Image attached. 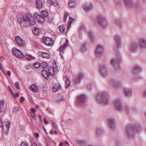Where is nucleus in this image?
Instances as JSON below:
<instances>
[{
    "mask_svg": "<svg viewBox=\"0 0 146 146\" xmlns=\"http://www.w3.org/2000/svg\"><path fill=\"white\" fill-rule=\"evenodd\" d=\"M115 39L116 42V44L114 47V50L116 52V56L117 58L115 60L112 59L111 61V63L113 65L116 69L119 70L120 69V64L121 62V55L119 52V49L121 48V40L119 36L115 35Z\"/></svg>",
    "mask_w": 146,
    "mask_h": 146,
    "instance_id": "f257e3e1",
    "label": "nucleus"
},
{
    "mask_svg": "<svg viewBox=\"0 0 146 146\" xmlns=\"http://www.w3.org/2000/svg\"><path fill=\"white\" fill-rule=\"evenodd\" d=\"M31 19L33 20V17L28 13H26L23 16L21 15L18 18V22L21 28L27 26V22Z\"/></svg>",
    "mask_w": 146,
    "mask_h": 146,
    "instance_id": "f03ea898",
    "label": "nucleus"
},
{
    "mask_svg": "<svg viewBox=\"0 0 146 146\" xmlns=\"http://www.w3.org/2000/svg\"><path fill=\"white\" fill-rule=\"evenodd\" d=\"M107 96V93L104 92L98 94L96 97V100L98 103L101 104L104 102L106 105L108 104L109 102V100Z\"/></svg>",
    "mask_w": 146,
    "mask_h": 146,
    "instance_id": "7ed1b4c3",
    "label": "nucleus"
},
{
    "mask_svg": "<svg viewBox=\"0 0 146 146\" xmlns=\"http://www.w3.org/2000/svg\"><path fill=\"white\" fill-rule=\"evenodd\" d=\"M126 133L130 139H132L135 133L134 130L133 125L131 124H127L126 127Z\"/></svg>",
    "mask_w": 146,
    "mask_h": 146,
    "instance_id": "20e7f679",
    "label": "nucleus"
},
{
    "mask_svg": "<svg viewBox=\"0 0 146 146\" xmlns=\"http://www.w3.org/2000/svg\"><path fill=\"white\" fill-rule=\"evenodd\" d=\"M98 20L101 26L103 28H105L108 26L106 20L102 16L98 15Z\"/></svg>",
    "mask_w": 146,
    "mask_h": 146,
    "instance_id": "39448f33",
    "label": "nucleus"
},
{
    "mask_svg": "<svg viewBox=\"0 0 146 146\" xmlns=\"http://www.w3.org/2000/svg\"><path fill=\"white\" fill-rule=\"evenodd\" d=\"M114 106L117 111L121 112L123 110V105L120 100H116L115 102Z\"/></svg>",
    "mask_w": 146,
    "mask_h": 146,
    "instance_id": "423d86ee",
    "label": "nucleus"
},
{
    "mask_svg": "<svg viewBox=\"0 0 146 146\" xmlns=\"http://www.w3.org/2000/svg\"><path fill=\"white\" fill-rule=\"evenodd\" d=\"M12 51L13 55L18 58H23L24 56L22 52L15 48H13Z\"/></svg>",
    "mask_w": 146,
    "mask_h": 146,
    "instance_id": "0eeeda50",
    "label": "nucleus"
},
{
    "mask_svg": "<svg viewBox=\"0 0 146 146\" xmlns=\"http://www.w3.org/2000/svg\"><path fill=\"white\" fill-rule=\"evenodd\" d=\"M42 40V42L47 45H52L54 43V41L52 38L46 36L43 37Z\"/></svg>",
    "mask_w": 146,
    "mask_h": 146,
    "instance_id": "6e6552de",
    "label": "nucleus"
},
{
    "mask_svg": "<svg viewBox=\"0 0 146 146\" xmlns=\"http://www.w3.org/2000/svg\"><path fill=\"white\" fill-rule=\"evenodd\" d=\"M104 48L101 45L97 46L95 50V54L98 57H100L103 54L104 51Z\"/></svg>",
    "mask_w": 146,
    "mask_h": 146,
    "instance_id": "1a4fd4ad",
    "label": "nucleus"
},
{
    "mask_svg": "<svg viewBox=\"0 0 146 146\" xmlns=\"http://www.w3.org/2000/svg\"><path fill=\"white\" fill-rule=\"evenodd\" d=\"M109 126L111 130H114L115 127V120L113 117H110L108 119Z\"/></svg>",
    "mask_w": 146,
    "mask_h": 146,
    "instance_id": "9d476101",
    "label": "nucleus"
},
{
    "mask_svg": "<svg viewBox=\"0 0 146 146\" xmlns=\"http://www.w3.org/2000/svg\"><path fill=\"white\" fill-rule=\"evenodd\" d=\"M130 47L131 52L134 53H135L138 50L139 46L138 43L136 42H132Z\"/></svg>",
    "mask_w": 146,
    "mask_h": 146,
    "instance_id": "9b49d317",
    "label": "nucleus"
},
{
    "mask_svg": "<svg viewBox=\"0 0 146 146\" xmlns=\"http://www.w3.org/2000/svg\"><path fill=\"white\" fill-rule=\"evenodd\" d=\"M100 69L102 75L106 77L108 74V71L105 65H102L100 66Z\"/></svg>",
    "mask_w": 146,
    "mask_h": 146,
    "instance_id": "f8f14e48",
    "label": "nucleus"
},
{
    "mask_svg": "<svg viewBox=\"0 0 146 146\" xmlns=\"http://www.w3.org/2000/svg\"><path fill=\"white\" fill-rule=\"evenodd\" d=\"M125 107L127 112L129 113L132 114L136 111V109L135 107H130L127 105L125 106Z\"/></svg>",
    "mask_w": 146,
    "mask_h": 146,
    "instance_id": "ddd939ff",
    "label": "nucleus"
},
{
    "mask_svg": "<svg viewBox=\"0 0 146 146\" xmlns=\"http://www.w3.org/2000/svg\"><path fill=\"white\" fill-rule=\"evenodd\" d=\"M84 77V75L82 73H80L77 76L74 80L76 85L80 83L81 81L83 79Z\"/></svg>",
    "mask_w": 146,
    "mask_h": 146,
    "instance_id": "4468645a",
    "label": "nucleus"
},
{
    "mask_svg": "<svg viewBox=\"0 0 146 146\" xmlns=\"http://www.w3.org/2000/svg\"><path fill=\"white\" fill-rule=\"evenodd\" d=\"M77 103H84L86 101V98L85 95L84 94H82L78 96L77 97Z\"/></svg>",
    "mask_w": 146,
    "mask_h": 146,
    "instance_id": "2eb2a0df",
    "label": "nucleus"
},
{
    "mask_svg": "<svg viewBox=\"0 0 146 146\" xmlns=\"http://www.w3.org/2000/svg\"><path fill=\"white\" fill-rule=\"evenodd\" d=\"M82 6L84 9L86 10L87 12L89 11L93 8V6L91 3L88 4H84Z\"/></svg>",
    "mask_w": 146,
    "mask_h": 146,
    "instance_id": "dca6fc26",
    "label": "nucleus"
},
{
    "mask_svg": "<svg viewBox=\"0 0 146 146\" xmlns=\"http://www.w3.org/2000/svg\"><path fill=\"white\" fill-rule=\"evenodd\" d=\"M139 43L141 49H144L146 48V40L143 38H141L139 40Z\"/></svg>",
    "mask_w": 146,
    "mask_h": 146,
    "instance_id": "f3484780",
    "label": "nucleus"
},
{
    "mask_svg": "<svg viewBox=\"0 0 146 146\" xmlns=\"http://www.w3.org/2000/svg\"><path fill=\"white\" fill-rule=\"evenodd\" d=\"M113 83L114 87L116 88H120L122 87L121 83L119 81L113 80Z\"/></svg>",
    "mask_w": 146,
    "mask_h": 146,
    "instance_id": "a211bd4d",
    "label": "nucleus"
},
{
    "mask_svg": "<svg viewBox=\"0 0 146 146\" xmlns=\"http://www.w3.org/2000/svg\"><path fill=\"white\" fill-rule=\"evenodd\" d=\"M38 55L44 58L49 59L50 58V55L48 53L45 52H39L38 53Z\"/></svg>",
    "mask_w": 146,
    "mask_h": 146,
    "instance_id": "6ab92c4d",
    "label": "nucleus"
},
{
    "mask_svg": "<svg viewBox=\"0 0 146 146\" xmlns=\"http://www.w3.org/2000/svg\"><path fill=\"white\" fill-rule=\"evenodd\" d=\"M34 16L41 23H43L44 22L45 19L44 18V17H42L41 15L36 14L34 15Z\"/></svg>",
    "mask_w": 146,
    "mask_h": 146,
    "instance_id": "aec40b11",
    "label": "nucleus"
},
{
    "mask_svg": "<svg viewBox=\"0 0 146 146\" xmlns=\"http://www.w3.org/2000/svg\"><path fill=\"white\" fill-rule=\"evenodd\" d=\"M15 40L16 42L20 46H22L23 44V40L19 36H16L15 37Z\"/></svg>",
    "mask_w": 146,
    "mask_h": 146,
    "instance_id": "412c9836",
    "label": "nucleus"
},
{
    "mask_svg": "<svg viewBox=\"0 0 146 146\" xmlns=\"http://www.w3.org/2000/svg\"><path fill=\"white\" fill-rule=\"evenodd\" d=\"M141 71L142 69L139 66H135L133 69V72L134 74H139Z\"/></svg>",
    "mask_w": 146,
    "mask_h": 146,
    "instance_id": "4be33fe9",
    "label": "nucleus"
},
{
    "mask_svg": "<svg viewBox=\"0 0 146 146\" xmlns=\"http://www.w3.org/2000/svg\"><path fill=\"white\" fill-rule=\"evenodd\" d=\"M10 125L9 123H8L6 125V126L5 127L4 126H3V132L5 133V134H7L9 131Z\"/></svg>",
    "mask_w": 146,
    "mask_h": 146,
    "instance_id": "5701e85b",
    "label": "nucleus"
},
{
    "mask_svg": "<svg viewBox=\"0 0 146 146\" xmlns=\"http://www.w3.org/2000/svg\"><path fill=\"white\" fill-rule=\"evenodd\" d=\"M125 92L126 96L127 97H130L132 95V92L129 89L125 88Z\"/></svg>",
    "mask_w": 146,
    "mask_h": 146,
    "instance_id": "b1692460",
    "label": "nucleus"
},
{
    "mask_svg": "<svg viewBox=\"0 0 146 146\" xmlns=\"http://www.w3.org/2000/svg\"><path fill=\"white\" fill-rule=\"evenodd\" d=\"M61 87L59 84H56L53 86L52 88V91L54 92H56Z\"/></svg>",
    "mask_w": 146,
    "mask_h": 146,
    "instance_id": "393cba45",
    "label": "nucleus"
},
{
    "mask_svg": "<svg viewBox=\"0 0 146 146\" xmlns=\"http://www.w3.org/2000/svg\"><path fill=\"white\" fill-rule=\"evenodd\" d=\"M68 4L70 7L74 8L77 5V2L75 0H70Z\"/></svg>",
    "mask_w": 146,
    "mask_h": 146,
    "instance_id": "a878e982",
    "label": "nucleus"
},
{
    "mask_svg": "<svg viewBox=\"0 0 146 146\" xmlns=\"http://www.w3.org/2000/svg\"><path fill=\"white\" fill-rule=\"evenodd\" d=\"M135 127L137 132L139 133L142 131L141 125L139 123H135L134 124Z\"/></svg>",
    "mask_w": 146,
    "mask_h": 146,
    "instance_id": "bb28decb",
    "label": "nucleus"
},
{
    "mask_svg": "<svg viewBox=\"0 0 146 146\" xmlns=\"http://www.w3.org/2000/svg\"><path fill=\"white\" fill-rule=\"evenodd\" d=\"M127 7L129 8L133 5V3L132 0H124Z\"/></svg>",
    "mask_w": 146,
    "mask_h": 146,
    "instance_id": "cd10ccee",
    "label": "nucleus"
},
{
    "mask_svg": "<svg viewBox=\"0 0 146 146\" xmlns=\"http://www.w3.org/2000/svg\"><path fill=\"white\" fill-rule=\"evenodd\" d=\"M42 75L46 78H48L49 76V74L48 71L45 70L43 69L41 71Z\"/></svg>",
    "mask_w": 146,
    "mask_h": 146,
    "instance_id": "c85d7f7f",
    "label": "nucleus"
},
{
    "mask_svg": "<svg viewBox=\"0 0 146 146\" xmlns=\"http://www.w3.org/2000/svg\"><path fill=\"white\" fill-rule=\"evenodd\" d=\"M36 5L38 9L42 8V3L41 0H36Z\"/></svg>",
    "mask_w": 146,
    "mask_h": 146,
    "instance_id": "c756f323",
    "label": "nucleus"
},
{
    "mask_svg": "<svg viewBox=\"0 0 146 146\" xmlns=\"http://www.w3.org/2000/svg\"><path fill=\"white\" fill-rule=\"evenodd\" d=\"M55 99L57 101L60 102L63 101L64 100V98L61 94H59L56 96Z\"/></svg>",
    "mask_w": 146,
    "mask_h": 146,
    "instance_id": "7c9ffc66",
    "label": "nucleus"
},
{
    "mask_svg": "<svg viewBox=\"0 0 146 146\" xmlns=\"http://www.w3.org/2000/svg\"><path fill=\"white\" fill-rule=\"evenodd\" d=\"M76 143L77 145H86V143L85 141L78 140L76 141Z\"/></svg>",
    "mask_w": 146,
    "mask_h": 146,
    "instance_id": "2f4dec72",
    "label": "nucleus"
},
{
    "mask_svg": "<svg viewBox=\"0 0 146 146\" xmlns=\"http://www.w3.org/2000/svg\"><path fill=\"white\" fill-rule=\"evenodd\" d=\"M88 33L90 38L91 41L92 42H94V35L93 32L91 31H90Z\"/></svg>",
    "mask_w": 146,
    "mask_h": 146,
    "instance_id": "473e14b6",
    "label": "nucleus"
},
{
    "mask_svg": "<svg viewBox=\"0 0 146 146\" xmlns=\"http://www.w3.org/2000/svg\"><path fill=\"white\" fill-rule=\"evenodd\" d=\"M27 26L29 25V24H30L31 25H34L35 24L36 21H35V19L33 17V20L31 19L30 20V21L27 22Z\"/></svg>",
    "mask_w": 146,
    "mask_h": 146,
    "instance_id": "72a5a7b5",
    "label": "nucleus"
},
{
    "mask_svg": "<svg viewBox=\"0 0 146 146\" xmlns=\"http://www.w3.org/2000/svg\"><path fill=\"white\" fill-rule=\"evenodd\" d=\"M41 13L43 17L46 18L48 16V12L46 11H42Z\"/></svg>",
    "mask_w": 146,
    "mask_h": 146,
    "instance_id": "f704fd0d",
    "label": "nucleus"
},
{
    "mask_svg": "<svg viewBox=\"0 0 146 146\" xmlns=\"http://www.w3.org/2000/svg\"><path fill=\"white\" fill-rule=\"evenodd\" d=\"M96 133L97 136L99 137H100L101 135L102 132L101 129L100 128H98L96 130Z\"/></svg>",
    "mask_w": 146,
    "mask_h": 146,
    "instance_id": "c9c22d12",
    "label": "nucleus"
},
{
    "mask_svg": "<svg viewBox=\"0 0 146 146\" xmlns=\"http://www.w3.org/2000/svg\"><path fill=\"white\" fill-rule=\"evenodd\" d=\"M65 87L66 88H68L70 86V83L69 80L68 78H67L65 81Z\"/></svg>",
    "mask_w": 146,
    "mask_h": 146,
    "instance_id": "e433bc0d",
    "label": "nucleus"
},
{
    "mask_svg": "<svg viewBox=\"0 0 146 146\" xmlns=\"http://www.w3.org/2000/svg\"><path fill=\"white\" fill-rule=\"evenodd\" d=\"M59 30L60 33H63L65 30V28L64 27V25H62L59 27Z\"/></svg>",
    "mask_w": 146,
    "mask_h": 146,
    "instance_id": "4c0bfd02",
    "label": "nucleus"
},
{
    "mask_svg": "<svg viewBox=\"0 0 146 146\" xmlns=\"http://www.w3.org/2000/svg\"><path fill=\"white\" fill-rule=\"evenodd\" d=\"M68 44V40L67 39L66 40L64 44L60 48V51H62L63 49L65 47L67 46Z\"/></svg>",
    "mask_w": 146,
    "mask_h": 146,
    "instance_id": "58836bf2",
    "label": "nucleus"
},
{
    "mask_svg": "<svg viewBox=\"0 0 146 146\" xmlns=\"http://www.w3.org/2000/svg\"><path fill=\"white\" fill-rule=\"evenodd\" d=\"M31 90L35 92H36L37 91V88L35 85L33 84L30 87Z\"/></svg>",
    "mask_w": 146,
    "mask_h": 146,
    "instance_id": "ea45409f",
    "label": "nucleus"
},
{
    "mask_svg": "<svg viewBox=\"0 0 146 146\" xmlns=\"http://www.w3.org/2000/svg\"><path fill=\"white\" fill-rule=\"evenodd\" d=\"M19 111V108L17 106H14L13 110V112L16 114L18 113Z\"/></svg>",
    "mask_w": 146,
    "mask_h": 146,
    "instance_id": "a19ab883",
    "label": "nucleus"
},
{
    "mask_svg": "<svg viewBox=\"0 0 146 146\" xmlns=\"http://www.w3.org/2000/svg\"><path fill=\"white\" fill-rule=\"evenodd\" d=\"M25 58L28 60H30L31 59H34V57L31 55L28 54L25 56Z\"/></svg>",
    "mask_w": 146,
    "mask_h": 146,
    "instance_id": "79ce46f5",
    "label": "nucleus"
},
{
    "mask_svg": "<svg viewBox=\"0 0 146 146\" xmlns=\"http://www.w3.org/2000/svg\"><path fill=\"white\" fill-rule=\"evenodd\" d=\"M86 46L87 43H85L82 48V50L83 52H85L86 50Z\"/></svg>",
    "mask_w": 146,
    "mask_h": 146,
    "instance_id": "37998d69",
    "label": "nucleus"
},
{
    "mask_svg": "<svg viewBox=\"0 0 146 146\" xmlns=\"http://www.w3.org/2000/svg\"><path fill=\"white\" fill-rule=\"evenodd\" d=\"M48 64L46 62H44L43 63H40V67H42L43 68H45L47 67Z\"/></svg>",
    "mask_w": 146,
    "mask_h": 146,
    "instance_id": "c03bdc74",
    "label": "nucleus"
},
{
    "mask_svg": "<svg viewBox=\"0 0 146 146\" xmlns=\"http://www.w3.org/2000/svg\"><path fill=\"white\" fill-rule=\"evenodd\" d=\"M39 31V29L38 28L36 27L35 28L34 30H33V32L35 35H36L38 34Z\"/></svg>",
    "mask_w": 146,
    "mask_h": 146,
    "instance_id": "a18cd8bd",
    "label": "nucleus"
},
{
    "mask_svg": "<svg viewBox=\"0 0 146 146\" xmlns=\"http://www.w3.org/2000/svg\"><path fill=\"white\" fill-rule=\"evenodd\" d=\"M40 63L38 62H36L34 64V67L35 68H38L40 67Z\"/></svg>",
    "mask_w": 146,
    "mask_h": 146,
    "instance_id": "49530a36",
    "label": "nucleus"
},
{
    "mask_svg": "<svg viewBox=\"0 0 146 146\" xmlns=\"http://www.w3.org/2000/svg\"><path fill=\"white\" fill-rule=\"evenodd\" d=\"M58 3L57 1L56 0H54L52 5H53L55 7L58 8Z\"/></svg>",
    "mask_w": 146,
    "mask_h": 146,
    "instance_id": "de8ad7c7",
    "label": "nucleus"
},
{
    "mask_svg": "<svg viewBox=\"0 0 146 146\" xmlns=\"http://www.w3.org/2000/svg\"><path fill=\"white\" fill-rule=\"evenodd\" d=\"M93 88L92 86L91 83H89L88 84L87 86V88L89 90H91Z\"/></svg>",
    "mask_w": 146,
    "mask_h": 146,
    "instance_id": "09e8293b",
    "label": "nucleus"
},
{
    "mask_svg": "<svg viewBox=\"0 0 146 146\" xmlns=\"http://www.w3.org/2000/svg\"><path fill=\"white\" fill-rule=\"evenodd\" d=\"M134 6L136 8H139L140 5L137 3H136L134 4Z\"/></svg>",
    "mask_w": 146,
    "mask_h": 146,
    "instance_id": "8fccbe9b",
    "label": "nucleus"
},
{
    "mask_svg": "<svg viewBox=\"0 0 146 146\" xmlns=\"http://www.w3.org/2000/svg\"><path fill=\"white\" fill-rule=\"evenodd\" d=\"M15 85L17 89H19L20 88L19 84L18 82H16L15 83Z\"/></svg>",
    "mask_w": 146,
    "mask_h": 146,
    "instance_id": "3c124183",
    "label": "nucleus"
},
{
    "mask_svg": "<svg viewBox=\"0 0 146 146\" xmlns=\"http://www.w3.org/2000/svg\"><path fill=\"white\" fill-rule=\"evenodd\" d=\"M31 115L32 117L35 119H37V117L34 113H31Z\"/></svg>",
    "mask_w": 146,
    "mask_h": 146,
    "instance_id": "603ef678",
    "label": "nucleus"
},
{
    "mask_svg": "<svg viewBox=\"0 0 146 146\" xmlns=\"http://www.w3.org/2000/svg\"><path fill=\"white\" fill-rule=\"evenodd\" d=\"M20 146H29L28 144L26 143L23 142L21 143Z\"/></svg>",
    "mask_w": 146,
    "mask_h": 146,
    "instance_id": "864d4df0",
    "label": "nucleus"
},
{
    "mask_svg": "<svg viewBox=\"0 0 146 146\" xmlns=\"http://www.w3.org/2000/svg\"><path fill=\"white\" fill-rule=\"evenodd\" d=\"M116 23L118 25L121 26V23H120V21L119 20H116Z\"/></svg>",
    "mask_w": 146,
    "mask_h": 146,
    "instance_id": "5fc2aeb1",
    "label": "nucleus"
},
{
    "mask_svg": "<svg viewBox=\"0 0 146 146\" xmlns=\"http://www.w3.org/2000/svg\"><path fill=\"white\" fill-rule=\"evenodd\" d=\"M52 124L53 125V126L54 128L56 129L57 128V125L54 122H52Z\"/></svg>",
    "mask_w": 146,
    "mask_h": 146,
    "instance_id": "6e6d98bb",
    "label": "nucleus"
},
{
    "mask_svg": "<svg viewBox=\"0 0 146 146\" xmlns=\"http://www.w3.org/2000/svg\"><path fill=\"white\" fill-rule=\"evenodd\" d=\"M2 106L1 104L0 103V106ZM0 110L1 112H3L5 111V110L4 108V107H3V108L0 106Z\"/></svg>",
    "mask_w": 146,
    "mask_h": 146,
    "instance_id": "4d7b16f0",
    "label": "nucleus"
},
{
    "mask_svg": "<svg viewBox=\"0 0 146 146\" xmlns=\"http://www.w3.org/2000/svg\"><path fill=\"white\" fill-rule=\"evenodd\" d=\"M8 88H9V90L12 93V94L13 95V96L14 97H15V95L14 94V93L12 92V90H11V87H10V86Z\"/></svg>",
    "mask_w": 146,
    "mask_h": 146,
    "instance_id": "13d9d810",
    "label": "nucleus"
},
{
    "mask_svg": "<svg viewBox=\"0 0 146 146\" xmlns=\"http://www.w3.org/2000/svg\"><path fill=\"white\" fill-rule=\"evenodd\" d=\"M51 70H53V68H52L51 69H49V68L48 69V71H47L48 72V73H49V74L50 75L51 74V73L52 72V71H51Z\"/></svg>",
    "mask_w": 146,
    "mask_h": 146,
    "instance_id": "bf43d9fd",
    "label": "nucleus"
},
{
    "mask_svg": "<svg viewBox=\"0 0 146 146\" xmlns=\"http://www.w3.org/2000/svg\"><path fill=\"white\" fill-rule=\"evenodd\" d=\"M3 102V101L2 100L0 101V103L1 104V105H2L1 106H0L2 108H3V107H4Z\"/></svg>",
    "mask_w": 146,
    "mask_h": 146,
    "instance_id": "052dcab7",
    "label": "nucleus"
},
{
    "mask_svg": "<svg viewBox=\"0 0 146 146\" xmlns=\"http://www.w3.org/2000/svg\"><path fill=\"white\" fill-rule=\"evenodd\" d=\"M54 0H48V2L50 4H52Z\"/></svg>",
    "mask_w": 146,
    "mask_h": 146,
    "instance_id": "680f3d73",
    "label": "nucleus"
},
{
    "mask_svg": "<svg viewBox=\"0 0 146 146\" xmlns=\"http://www.w3.org/2000/svg\"><path fill=\"white\" fill-rule=\"evenodd\" d=\"M43 121H44V123L45 124H47L48 123V122L46 120V118H43Z\"/></svg>",
    "mask_w": 146,
    "mask_h": 146,
    "instance_id": "e2e57ef3",
    "label": "nucleus"
},
{
    "mask_svg": "<svg viewBox=\"0 0 146 146\" xmlns=\"http://www.w3.org/2000/svg\"><path fill=\"white\" fill-rule=\"evenodd\" d=\"M31 111L32 113H34L36 111V109L35 108H31Z\"/></svg>",
    "mask_w": 146,
    "mask_h": 146,
    "instance_id": "0e129e2a",
    "label": "nucleus"
},
{
    "mask_svg": "<svg viewBox=\"0 0 146 146\" xmlns=\"http://www.w3.org/2000/svg\"><path fill=\"white\" fill-rule=\"evenodd\" d=\"M35 136L37 138H38L39 137V134L37 132H36L35 134Z\"/></svg>",
    "mask_w": 146,
    "mask_h": 146,
    "instance_id": "69168bd1",
    "label": "nucleus"
},
{
    "mask_svg": "<svg viewBox=\"0 0 146 146\" xmlns=\"http://www.w3.org/2000/svg\"><path fill=\"white\" fill-rule=\"evenodd\" d=\"M32 146H37V145L35 142H33L32 144Z\"/></svg>",
    "mask_w": 146,
    "mask_h": 146,
    "instance_id": "338daca9",
    "label": "nucleus"
},
{
    "mask_svg": "<svg viewBox=\"0 0 146 146\" xmlns=\"http://www.w3.org/2000/svg\"><path fill=\"white\" fill-rule=\"evenodd\" d=\"M24 98L23 97H21L20 101L21 102H23L24 101Z\"/></svg>",
    "mask_w": 146,
    "mask_h": 146,
    "instance_id": "774afa93",
    "label": "nucleus"
}]
</instances>
